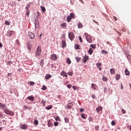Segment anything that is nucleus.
Returning a JSON list of instances; mask_svg holds the SVG:
<instances>
[{"mask_svg":"<svg viewBox=\"0 0 131 131\" xmlns=\"http://www.w3.org/2000/svg\"><path fill=\"white\" fill-rule=\"evenodd\" d=\"M41 55V49L40 47V46H38L37 47V50L35 51V57H36V58H38V59H39V58H40Z\"/></svg>","mask_w":131,"mask_h":131,"instance_id":"1","label":"nucleus"},{"mask_svg":"<svg viewBox=\"0 0 131 131\" xmlns=\"http://www.w3.org/2000/svg\"><path fill=\"white\" fill-rule=\"evenodd\" d=\"M84 34L88 42H89V43L93 42V39H92V37L89 34L85 33Z\"/></svg>","mask_w":131,"mask_h":131,"instance_id":"2","label":"nucleus"},{"mask_svg":"<svg viewBox=\"0 0 131 131\" xmlns=\"http://www.w3.org/2000/svg\"><path fill=\"white\" fill-rule=\"evenodd\" d=\"M3 111L7 115H10V116H14V112H13L12 111H10L6 108Z\"/></svg>","mask_w":131,"mask_h":131,"instance_id":"3","label":"nucleus"},{"mask_svg":"<svg viewBox=\"0 0 131 131\" xmlns=\"http://www.w3.org/2000/svg\"><path fill=\"white\" fill-rule=\"evenodd\" d=\"M28 36L29 38H30V39H33V38L35 37L34 34L31 32H29L28 33Z\"/></svg>","mask_w":131,"mask_h":131,"instance_id":"4","label":"nucleus"},{"mask_svg":"<svg viewBox=\"0 0 131 131\" xmlns=\"http://www.w3.org/2000/svg\"><path fill=\"white\" fill-rule=\"evenodd\" d=\"M74 34H73V33H72V32H70L69 33V38H70V39H71V40H73V39H74Z\"/></svg>","mask_w":131,"mask_h":131,"instance_id":"5","label":"nucleus"},{"mask_svg":"<svg viewBox=\"0 0 131 131\" xmlns=\"http://www.w3.org/2000/svg\"><path fill=\"white\" fill-rule=\"evenodd\" d=\"M89 60V56L85 55L84 57L82 58V62L85 64V63H86V61Z\"/></svg>","mask_w":131,"mask_h":131,"instance_id":"6","label":"nucleus"},{"mask_svg":"<svg viewBox=\"0 0 131 131\" xmlns=\"http://www.w3.org/2000/svg\"><path fill=\"white\" fill-rule=\"evenodd\" d=\"M35 28H38L39 27V21L38 20H36L35 21Z\"/></svg>","mask_w":131,"mask_h":131,"instance_id":"7","label":"nucleus"},{"mask_svg":"<svg viewBox=\"0 0 131 131\" xmlns=\"http://www.w3.org/2000/svg\"><path fill=\"white\" fill-rule=\"evenodd\" d=\"M14 32L13 31H8L7 33V36H12L13 35Z\"/></svg>","mask_w":131,"mask_h":131,"instance_id":"8","label":"nucleus"},{"mask_svg":"<svg viewBox=\"0 0 131 131\" xmlns=\"http://www.w3.org/2000/svg\"><path fill=\"white\" fill-rule=\"evenodd\" d=\"M51 59L55 61V60H57V59H58V57L56 54H52L51 56Z\"/></svg>","mask_w":131,"mask_h":131,"instance_id":"9","label":"nucleus"},{"mask_svg":"<svg viewBox=\"0 0 131 131\" xmlns=\"http://www.w3.org/2000/svg\"><path fill=\"white\" fill-rule=\"evenodd\" d=\"M48 126L49 127H52V126H53V122H52L51 120H49L48 121Z\"/></svg>","mask_w":131,"mask_h":131,"instance_id":"10","label":"nucleus"},{"mask_svg":"<svg viewBox=\"0 0 131 131\" xmlns=\"http://www.w3.org/2000/svg\"><path fill=\"white\" fill-rule=\"evenodd\" d=\"M0 107H2L3 111H4L7 108L5 107L6 105H5V104L2 103L1 102H0Z\"/></svg>","mask_w":131,"mask_h":131,"instance_id":"11","label":"nucleus"},{"mask_svg":"<svg viewBox=\"0 0 131 131\" xmlns=\"http://www.w3.org/2000/svg\"><path fill=\"white\" fill-rule=\"evenodd\" d=\"M62 48H66V41H65V40H62Z\"/></svg>","mask_w":131,"mask_h":131,"instance_id":"12","label":"nucleus"},{"mask_svg":"<svg viewBox=\"0 0 131 131\" xmlns=\"http://www.w3.org/2000/svg\"><path fill=\"white\" fill-rule=\"evenodd\" d=\"M27 99H28V100H30V101H34V96H30L28 97Z\"/></svg>","mask_w":131,"mask_h":131,"instance_id":"13","label":"nucleus"},{"mask_svg":"<svg viewBox=\"0 0 131 131\" xmlns=\"http://www.w3.org/2000/svg\"><path fill=\"white\" fill-rule=\"evenodd\" d=\"M72 106H73V102L69 103L67 105V108H68L69 109H71V108H72Z\"/></svg>","mask_w":131,"mask_h":131,"instance_id":"14","label":"nucleus"},{"mask_svg":"<svg viewBox=\"0 0 131 131\" xmlns=\"http://www.w3.org/2000/svg\"><path fill=\"white\" fill-rule=\"evenodd\" d=\"M96 110H97L98 113H99V112H100V111H102V110H103V107H102L101 106H98L97 108H96Z\"/></svg>","mask_w":131,"mask_h":131,"instance_id":"15","label":"nucleus"},{"mask_svg":"<svg viewBox=\"0 0 131 131\" xmlns=\"http://www.w3.org/2000/svg\"><path fill=\"white\" fill-rule=\"evenodd\" d=\"M20 128H21V129H27V125H26V124H22L20 125Z\"/></svg>","mask_w":131,"mask_h":131,"instance_id":"16","label":"nucleus"},{"mask_svg":"<svg viewBox=\"0 0 131 131\" xmlns=\"http://www.w3.org/2000/svg\"><path fill=\"white\" fill-rule=\"evenodd\" d=\"M50 78H52V75L51 74H47L45 76V79H50Z\"/></svg>","mask_w":131,"mask_h":131,"instance_id":"17","label":"nucleus"},{"mask_svg":"<svg viewBox=\"0 0 131 131\" xmlns=\"http://www.w3.org/2000/svg\"><path fill=\"white\" fill-rule=\"evenodd\" d=\"M52 108H53V105H49L48 106H47L46 107V109L47 110H51V109H52Z\"/></svg>","mask_w":131,"mask_h":131,"instance_id":"18","label":"nucleus"},{"mask_svg":"<svg viewBox=\"0 0 131 131\" xmlns=\"http://www.w3.org/2000/svg\"><path fill=\"white\" fill-rule=\"evenodd\" d=\"M81 117L82 118H83V119H86V118L88 117V116H86V115H85L84 114H81Z\"/></svg>","mask_w":131,"mask_h":131,"instance_id":"19","label":"nucleus"},{"mask_svg":"<svg viewBox=\"0 0 131 131\" xmlns=\"http://www.w3.org/2000/svg\"><path fill=\"white\" fill-rule=\"evenodd\" d=\"M71 19H72V18L71 17V16H70V15L68 16L67 18V22H70V21H71Z\"/></svg>","mask_w":131,"mask_h":131,"instance_id":"20","label":"nucleus"},{"mask_svg":"<svg viewBox=\"0 0 131 131\" xmlns=\"http://www.w3.org/2000/svg\"><path fill=\"white\" fill-rule=\"evenodd\" d=\"M125 75H129V71H128V69H125Z\"/></svg>","mask_w":131,"mask_h":131,"instance_id":"21","label":"nucleus"},{"mask_svg":"<svg viewBox=\"0 0 131 131\" xmlns=\"http://www.w3.org/2000/svg\"><path fill=\"white\" fill-rule=\"evenodd\" d=\"M119 79H120V75L119 74H117L116 75V80H119Z\"/></svg>","mask_w":131,"mask_h":131,"instance_id":"22","label":"nucleus"},{"mask_svg":"<svg viewBox=\"0 0 131 131\" xmlns=\"http://www.w3.org/2000/svg\"><path fill=\"white\" fill-rule=\"evenodd\" d=\"M91 86L93 90H97V89H96V84L92 83Z\"/></svg>","mask_w":131,"mask_h":131,"instance_id":"23","label":"nucleus"},{"mask_svg":"<svg viewBox=\"0 0 131 131\" xmlns=\"http://www.w3.org/2000/svg\"><path fill=\"white\" fill-rule=\"evenodd\" d=\"M80 47L78 44H76L75 45V49H76V50H79L80 49Z\"/></svg>","mask_w":131,"mask_h":131,"instance_id":"24","label":"nucleus"},{"mask_svg":"<svg viewBox=\"0 0 131 131\" xmlns=\"http://www.w3.org/2000/svg\"><path fill=\"white\" fill-rule=\"evenodd\" d=\"M110 73H111V74H115V70H114V69H111L110 70Z\"/></svg>","mask_w":131,"mask_h":131,"instance_id":"25","label":"nucleus"},{"mask_svg":"<svg viewBox=\"0 0 131 131\" xmlns=\"http://www.w3.org/2000/svg\"><path fill=\"white\" fill-rule=\"evenodd\" d=\"M60 26L61 27H67V25L66 24V23H63L60 24Z\"/></svg>","mask_w":131,"mask_h":131,"instance_id":"26","label":"nucleus"},{"mask_svg":"<svg viewBox=\"0 0 131 131\" xmlns=\"http://www.w3.org/2000/svg\"><path fill=\"white\" fill-rule=\"evenodd\" d=\"M70 17H71V18H73V19H75V15H74V13H70Z\"/></svg>","mask_w":131,"mask_h":131,"instance_id":"27","label":"nucleus"},{"mask_svg":"<svg viewBox=\"0 0 131 131\" xmlns=\"http://www.w3.org/2000/svg\"><path fill=\"white\" fill-rule=\"evenodd\" d=\"M82 26H83L82 24H81V23H79L78 24V27L79 29L81 28L82 27Z\"/></svg>","mask_w":131,"mask_h":131,"instance_id":"28","label":"nucleus"},{"mask_svg":"<svg viewBox=\"0 0 131 131\" xmlns=\"http://www.w3.org/2000/svg\"><path fill=\"white\" fill-rule=\"evenodd\" d=\"M66 72H65V71H62L61 73H60V75H61V76H64V75L66 74Z\"/></svg>","mask_w":131,"mask_h":131,"instance_id":"29","label":"nucleus"},{"mask_svg":"<svg viewBox=\"0 0 131 131\" xmlns=\"http://www.w3.org/2000/svg\"><path fill=\"white\" fill-rule=\"evenodd\" d=\"M93 51L92 48H90L88 51V53L90 54V55H92L93 54Z\"/></svg>","mask_w":131,"mask_h":131,"instance_id":"30","label":"nucleus"},{"mask_svg":"<svg viewBox=\"0 0 131 131\" xmlns=\"http://www.w3.org/2000/svg\"><path fill=\"white\" fill-rule=\"evenodd\" d=\"M55 120H56V121H61V119L60 118V117L56 116L55 118Z\"/></svg>","mask_w":131,"mask_h":131,"instance_id":"31","label":"nucleus"},{"mask_svg":"<svg viewBox=\"0 0 131 131\" xmlns=\"http://www.w3.org/2000/svg\"><path fill=\"white\" fill-rule=\"evenodd\" d=\"M77 62H79V61H80V60H81V58L79 57H76L75 58Z\"/></svg>","mask_w":131,"mask_h":131,"instance_id":"32","label":"nucleus"},{"mask_svg":"<svg viewBox=\"0 0 131 131\" xmlns=\"http://www.w3.org/2000/svg\"><path fill=\"white\" fill-rule=\"evenodd\" d=\"M66 62L67 64H71V60L69 58L67 59Z\"/></svg>","mask_w":131,"mask_h":131,"instance_id":"33","label":"nucleus"},{"mask_svg":"<svg viewBox=\"0 0 131 131\" xmlns=\"http://www.w3.org/2000/svg\"><path fill=\"white\" fill-rule=\"evenodd\" d=\"M64 122L66 123H69V119L67 118H64Z\"/></svg>","mask_w":131,"mask_h":131,"instance_id":"34","label":"nucleus"},{"mask_svg":"<svg viewBox=\"0 0 131 131\" xmlns=\"http://www.w3.org/2000/svg\"><path fill=\"white\" fill-rule=\"evenodd\" d=\"M41 103L42 104H43V106L46 105V100L42 99L41 101Z\"/></svg>","mask_w":131,"mask_h":131,"instance_id":"35","label":"nucleus"},{"mask_svg":"<svg viewBox=\"0 0 131 131\" xmlns=\"http://www.w3.org/2000/svg\"><path fill=\"white\" fill-rule=\"evenodd\" d=\"M96 66H97V68L101 67V66H102V63L98 62V63H97Z\"/></svg>","mask_w":131,"mask_h":131,"instance_id":"36","label":"nucleus"},{"mask_svg":"<svg viewBox=\"0 0 131 131\" xmlns=\"http://www.w3.org/2000/svg\"><path fill=\"white\" fill-rule=\"evenodd\" d=\"M41 90H42V91H46L47 90V86L43 85Z\"/></svg>","mask_w":131,"mask_h":131,"instance_id":"37","label":"nucleus"},{"mask_svg":"<svg viewBox=\"0 0 131 131\" xmlns=\"http://www.w3.org/2000/svg\"><path fill=\"white\" fill-rule=\"evenodd\" d=\"M40 8L41 9L42 12H46V8L43 6H40Z\"/></svg>","mask_w":131,"mask_h":131,"instance_id":"38","label":"nucleus"},{"mask_svg":"<svg viewBox=\"0 0 131 131\" xmlns=\"http://www.w3.org/2000/svg\"><path fill=\"white\" fill-rule=\"evenodd\" d=\"M30 85L32 86V85H34V84H35V83L33 81H31L30 82Z\"/></svg>","mask_w":131,"mask_h":131,"instance_id":"39","label":"nucleus"},{"mask_svg":"<svg viewBox=\"0 0 131 131\" xmlns=\"http://www.w3.org/2000/svg\"><path fill=\"white\" fill-rule=\"evenodd\" d=\"M101 52L103 53V54H108V53L107 52V51L106 50H101Z\"/></svg>","mask_w":131,"mask_h":131,"instance_id":"40","label":"nucleus"},{"mask_svg":"<svg viewBox=\"0 0 131 131\" xmlns=\"http://www.w3.org/2000/svg\"><path fill=\"white\" fill-rule=\"evenodd\" d=\"M68 75H69L70 76H72V75H73V73L72 72H69L68 73Z\"/></svg>","mask_w":131,"mask_h":131,"instance_id":"41","label":"nucleus"},{"mask_svg":"<svg viewBox=\"0 0 131 131\" xmlns=\"http://www.w3.org/2000/svg\"><path fill=\"white\" fill-rule=\"evenodd\" d=\"M91 47L92 48V49H96V45L91 44Z\"/></svg>","mask_w":131,"mask_h":131,"instance_id":"42","label":"nucleus"},{"mask_svg":"<svg viewBox=\"0 0 131 131\" xmlns=\"http://www.w3.org/2000/svg\"><path fill=\"white\" fill-rule=\"evenodd\" d=\"M102 80L103 81H107V78H106L105 76L103 77Z\"/></svg>","mask_w":131,"mask_h":131,"instance_id":"43","label":"nucleus"},{"mask_svg":"<svg viewBox=\"0 0 131 131\" xmlns=\"http://www.w3.org/2000/svg\"><path fill=\"white\" fill-rule=\"evenodd\" d=\"M59 125V123L58 122H54V126H58Z\"/></svg>","mask_w":131,"mask_h":131,"instance_id":"44","label":"nucleus"},{"mask_svg":"<svg viewBox=\"0 0 131 131\" xmlns=\"http://www.w3.org/2000/svg\"><path fill=\"white\" fill-rule=\"evenodd\" d=\"M7 64L9 66H11L12 65V61H9L7 62Z\"/></svg>","mask_w":131,"mask_h":131,"instance_id":"45","label":"nucleus"},{"mask_svg":"<svg viewBox=\"0 0 131 131\" xmlns=\"http://www.w3.org/2000/svg\"><path fill=\"white\" fill-rule=\"evenodd\" d=\"M34 123V124H36V125L38 124V121H37V120H35Z\"/></svg>","mask_w":131,"mask_h":131,"instance_id":"46","label":"nucleus"},{"mask_svg":"<svg viewBox=\"0 0 131 131\" xmlns=\"http://www.w3.org/2000/svg\"><path fill=\"white\" fill-rule=\"evenodd\" d=\"M5 24L6 25H10V21L8 20L5 21Z\"/></svg>","mask_w":131,"mask_h":131,"instance_id":"47","label":"nucleus"},{"mask_svg":"<svg viewBox=\"0 0 131 131\" xmlns=\"http://www.w3.org/2000/svg\"><path fill=\"white\" fill-rule=\"evenodd\" d=\"M79 39L80 41V42H82V38L81 37V36H79Z\"/></svg>","mask_w":131,"mask_h":131,"instance_id":"48","label":"nucleus"},{"mask_svg":"<svg viewBox=\"0 0 131 131\" xmlns=\"http://www.w3.org/2000/svg\"><path fill=\"white\" fill-rule=\"evenodd\" d=\"M111 124H112V125H115V121H112Z\"/></svg>","mask_w":131,"mask_h":131,"instance_id":"49","label":"nucleus"},{"mask_svg":"<svg viewBox=\"0 0 131 131\" xmlns=\"http://www.w3.org/2000/svg\"><path fill=\"white\" fill-rule=\"evenodd\" d=\"M121 112H122V113H123V114H125V110L122 109L121 110Z\"/></svg>","mask_w":131,"mask_h":131,"instance_id":"50","label":"nucleus"},{"mask_svg":"<svg viewBox=\"0 0 131 131\" xmlns=\"http://www.w3.org/2000/svg\"><path fill=\"white\" fill-rule=\"evenodd\" d=\"M71 86H72L71 84H68V85H67V88H68V89H71Z\"/></svg>","mask_w":131,"mask_h":131,"instance_id":"51","label":"nucleus"},{"mask_svg":"<svg viewBox=\"0 0 131 131\" xmlns=\"http://www.w3.org/2000/svg\"><path fill=\"white\" fill-rule=\"evenodd\" d=\"M16 43L17 44V45H20V42L19 41V40L17 39L16 40Z\"/></svg>","mask_w":131,"mask_h":131,"instance_id":"52","label":"nucleus"},{"mask_svg":"<svg viewBox=\"0 0 131 131\" xmlns=\"http://www.w3.org/2000/svg\"><path fill=\"white\" fill-rule=\"evenodd\" d=\"M80 112H83L84 111V110L83 108H80Z\"/></svg>","mask_w":131,"mask_h":131,"instance_id":"53","label":"nucleus"},{"mask_svg":"<svg viewBox=\"0 0 131 131\" xmlns=\"http://www.w3.org/2000/svg\"><path fill=\"white\" fill-rule=\"evenodd\" d=\"M92 99H96V96H95V95H92Z\"/></svg>","mask_w":131,"mask_h":131,"instance_id":"54","label":"nucleus"},{"mask_svg":"<svg viewBox=\"0 0 131 131\" xmlns=\"http://www.w3.org/2000/svg\"><path fill=\"white\" fill-rule=\"evenodd\" d=\"M113 18L115 21H117V17H116V16H114Z\"/></svg>","mask_w":131,"mask_h":131,"instance_id":"55","label":"nucleus"},{"mask_svg":"<svg viewBox=\"0 0 131 131\" xmlns=\"http://www.w3.org/2000/svg\"><path fill=\"white\" fill-rule=\"evenodd\" d=\"M99 69V71H102V68H101V67H99L98 68H97Z\"/></svg>","mask_w":131,"mask_h":131,"instance_id":"56","label":"nucleus"},{"mask_svg":"<svg viewBox=\"0 0 131 131\" xmlns=\"http://www.w3.org/2000/svg\"><path fill=\"white\" fill-rule=\"evenodd\" d=\"M8 76H12V73H8Z\"/></svg>","mask_w":131,"mask_h":131,"instance_id":"57","label":"nucleus"},{"mask_svg":"<svg viewBox=\"0 0 131 131\" xmlns=\"http://www.w3.org/2000/svg\"><path fill=\"white\" fill-rule=\"evenodd\" d=\"M128 128H129V129L131 130V126L130 125L128 126Z\"/></svg>","mask_w":131,"mask_h":131,"instance_id":"58","label":"nucleus"},{"mask_svg":"<svg viewBox=\"0 0 131 131\" xmlns=\"http://www.w3.org/2000/svg\"><path fill=\"white\" fill-rule=\"evenodd\" d=\"M26 15L27 17H29V12H27Z\"/></svg>","mask_w":131,"mask_h":131,"instance_id":"59","label":"nucleus"},{"mask_svg":"<svg viewBox=\"0 0 131 131\" xmlns=\"http://www.w3.org/2000/svg\"><path fill=\"white\" fill-rule=\"evenodd\" d=\"M106 43H107V45H111V43H110L108 41H107L106 42Z\"/></svg>","mask_w":131,"mask_h":131,"instance_id":"60","label":"nucleus"},{"mask_svg":"<svg viewBox=\"0 0 131 131\" xmlns=\"http://www.w3.org/2000/svg\"><path fill=\"white\" fill-rule=\"evenodd\" d=\"M28 50H31V47H30V46H28Z\"/></svg>","mask_w":131,"mask_h":131,"instance_id":"61","label":"nucleus"},{"mask_svg":"<svg viewBox=\"0 0 131 131\" xmlns=\"http://www.w3.org/2000/svg\"><path fill=\"white\" fill-rule=\"evenodd\" d=\"M3 47V44L0 42V48H2Z\"/></svg>","mask_w":131,"mask_h":131,"instance_id":"62","label":"nucleus"},{"mask_svg":"<svg viewBox=\"0 0 131 131\" xmlns=\"http://www.w3.org/2000/svg\"><path fill=\"white\" fill-rule=\"evenodd\" d=\"M121 89L122 90L123 89V86H122V84H121Z\"/></svg>","mask_w":131,"mask_h":131,"instance_id":"63","label":"nucleus"},{"mask_svg":"<svg viewBox=\"0 0 131 131\" xmlns=\"http://www.w3.org/2000/svg\"><path fill=\"white\" fill-rule=\"evenodd\" d=\"M40 63H43V59L40 60Z\"/></svg>","mask_w":131,"mask_h":131,"instance_id":"64","label":"nucleus"}]
</instances>
